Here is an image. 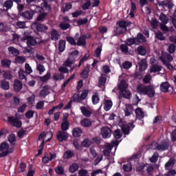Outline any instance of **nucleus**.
I'll return each instance as SVG.
<instances>
[{
    "label": "nucleus",
    "instance_id": "nucleus-57",
    "mask_svg": "<svg viewBox=\"0 0 176 176\" xmlns=\"http://www.w3.org/2000/svg\"><path fill=\"white\" fill-rule=\"evenodd\" d=\"M25 72L28 74V75H30V74H32V68L31 66H30V64L25 63Z\"/></svg>",
    "mask_w": 176,
    "mask_h": 176
},
{
    "label": "nucleus",
    "instance_id": "nucleus-12",
    "mask_svg": "<svg viewBox=\"0 0 176 176\" xmlns=\"http://www.w3.org/2000/svg\"><path fill=\"white\" fill-rule=\"evenodd\" d=\"M101 134L103 138H109L111 137V134H112V131L108 126H104L101 129Z\"/></svg>",
    "mask_w": 176,
    "mask_h": 176
},
{
    "label": "nucleus",
    "instance_id": "nucleus-37",
    "mask_svg": "<svg viewBox=\"0 0 176 176\" xmlns=\"http://www.w3.org/2000/svg\"><path fill=\"white\" fill-rule=\"evenodd\" d=\"M133 112V105L126 104V108L124 109L125 116H130Z\"/></svg>",
    "mask_w": 176,
    "mask_h": 176
},
{
    "label": "nucleus",
    "instance_id": "nucleus-62",
    "mask_svg": "<svg viewBox=\"0 0 176 176\" xmlns=\"http://www.w3.org/2000/svg\"><path fill=\"white\" fill-rule=\"evenodd\" d=\"M55 171L56 174H58L59 175H63V174H64V168L63 166H57L55 168Z\"/></svg>",
    "mask_w": 176,
    "mask_h": 176
},
{
    "label": "nucleus",
    "instance_id": "nucleus-20",
    "mask_svg": "<svg viewBox=\"0 0 176 176\" xmlns=\"http://www.w3.org/2000/svg\"><path fill=\"white\" fill-rule=\"evenodd\" d=\"M87 38V36H86V35L80 36L77 40V42H76L77 46H85Z\"/></svg>",
    "mask_w": 176,
    "mask_h": 176
},
{
    "label": "nucleus",
    "instance_id": "nucleus-46",
    "mask_svg": "<svg viewBox=\"0 0 176 176\" xmlns=\"http://www.w3.org/2000/svg\"><path fill=\"white\" fill-rule=\"evenodd\" d=\"M58 50L60 53L64 52V50H65V41L60 40L59 41Z\"/></svg>",
    "mask_w": 176,
    "mask_h": 176
},
{
    "label": "nucleus",
    "instance_id": "nucleus-49",
    "mask_svg": "<svg viewBox=\"0 0 176 176\" xmlns=\"http://www.w3.org/2000/svg\"><path fill=\"white\" fill-rule=\"evenodd\" d=\"M15 61L16 64H23L25 63V57L21 56H18L15 58Z\"/></svg>",
    "mask_w": 176,
    "mask_h": 176
},
{
    "label": "nucleus",
    "instance_id": "nucleus-35",
    "mask_svg": "<svg viewBox=\"0 0 176 176\" xmlns=\"http://www.w3.org/2000/svg\"><path fill=\"white\" fill-rule=\"evenodd\" d=\"M135 113L137 119H139L140 120H141V119H144V116H145L144 111H142L140 108L136 109Z\"/></svg>",
    "mask_w": 176,
    "mask_h": 176
},
{
    "label": "nucleus",
    "instance_id": "nucleus-64",
    "mask_svg": "<svg viewBox=\"0 0 176 176\" xmlns=\"http://www.w3.org/2000/svg\"><path fill=\"white\" fill-rule=\"evenodd\" d=\"M87 174H89V173L87 172V170H86L85 169H81L78 171L79 176H90Z\"/></svg>",
    "mask_w": 176,
    "mask_h": 176
},
{
    "label": "nucleus",
    "instance_id": "nucleus-13",
    "mask_svg": "<svg viewBox=\"0 0 176 176\" xmlns=\"http://www.w3.org/2000/svg\"><path fill=\"white\" fill-rule=\"evenodd\" d=\"M33 25L35 26L36 30L38 32H45V31H47V26H46L45 25H42L41 23H38V22H34L33 23Z\"/></svg>",
    "mask_w": 176,
    "mask_h": 176
},
{
    "label": "nucleus",
    "instance_id": "nucleus-42",
    "mask_svg": "<svg viewBox=\"0 0 176 176\" xmlns=\"http://www.w3.org/2000/svg\"><path fill=\"white\" fill-rule=\"evenodd\" d=\"M135 39H137L136 42H138V45H140L141 42H145V41H146L144 35L140 33L138 34L137 37L135 38Z\"/></svg>",
    "mask_w": 176,
    "mask_h": 176
},
{
    "label": "nucleus",
    "instance_id": "nucleus-16",
    "mask_svg": "<svg viewBox=\"0 0 176 176\" xmlns=\"http://www.w3.org/2000/svg\"><path fill=\"white\" fill-rule=\"evenodd\" d=\"M13 87L14 91H20L21 89H23V82L19 80L16 79L14 81Z\"/></svg>",
    "mask_w": 176,
    "mask_h": 176
},
{
    "label": "nucleus",
    "instance_id": "nucleus-38",
    "mask_svg": "<svg viewBox=\"0 0 176 176\" xmlns=\"http://www.w3.org/2000/svg\"><path fill=\"white\" fill-rule=\"evenodd\" d=\"M127 31V28H122L120 26H118L114 30L115 35H121V34H124Z\"/></svg>",
    "mask_w": 176,
    "mask_h": 176
},
{
    "label": "nucleus",
    "instance_id": "nucleus-33",
    "mask_svg": "<svg viewBox=\"0 0 176 176\" xmlns=\"http://www.w3.org/2000/svg\"><path fill=\"white\" fill-rule=\"evenodd\" d=\"M72 135L73 137H80V135H82V129H80V128H74L72 129Z\"/></svg>",
    "mask_w": 176,
    "mask_h": 176
},
{
    "label": "nucleus",
    "instance_id": "nucleus-58",
    "mask_svg": "<svg viewBox=\"0 0 176 176\" xmlns=\"http://www.w3.org/2000/svg\"><path fill=\"white\" fill-rule=\"evenodd\" d=\"M70 9H72V4L65 3L62 8V12L65 13V12H68Z\"/></svg>",
    "mask_w": 176,
    "mask_h": 176
},
{
    "label": "nucleus",
    "instance_id": "nucleus-53",
    "mask_svg": "<svg viewBox=\"0 0 176 176\" xmlns=\"http://www.w3.org/2000/svg\"><path fill=\"white\" fill-rule=\"evenodd\" d=\"M46 16H47V13H45V12L40 13L36 18V21H43V20L46 19Z\"/></svg>",
    "mask_w": 176,
    "mask_h": 176
},
{
    "label": "nucleus",
    "instance_id": "nucleus-11",
    "mask_svg": "<svg viewBox=\"0 0 176 176\" xmlns=\"http://www.w3.org/2000/svg\"><path fill=\"white\" fill-rule=\"evenodd\" d=\"M3 9L2 8L0 9L1 12H8V10L13 8V1L12 0L6 1L3 5Z\"/></svg>",
    "mask_w": 176,
    "mask_h": 176
},
{
    "label": "nucleus",
    "instance_id": "nucleus-48",
    "mask_svg": "<svg viewBox=\"0 0 176 176\" xmlns=\"http://www.w3.org/2000/svg\"><path fill=\"white\" fill-rule=\"evenodd\" d=\"M160 60L163 63L164 65H166L168 69L170 71L173 69L174 67H173V65L167 62V60H166V59H164L163 57H161Z\"/></svg>",
    "mask_w": 176,
    "mask_h": 176
},
{
    "label": "nucleus",
    "instance_id": "nucleus-40",
    "mask_svg": "<svg viewBox=\"0 0 176 176\" xmlns=\"http://www.w3.org/2000/svg\"><path fill=\"white\" fill-rule=\"evenodd\" d=\"M41 8H44L46 10H50V6L47 4V2H53V0H42Z\"/></svg>",
    "mask_w": 176,
    "mask_h": 176
},
{
    "label": "nucleus",
    "instance_id": "nucleus-19",
    "mask_svg": "<svg viewBox=\"0 0 176 176\" xmlns=\"http://www.w3.org/2000/svg\"><path fill=\"white\" fill-rule=\"evenodd\" d=\"M52 138H53V133H52V131L44 133V138L41 144H43V145H45V142H49V141H50Z\"/></svg>",
    "mask_w": 176,
    "mask_h": 176
},
{
    "label": "nucleus",
    "instance_id": "nucleus-15",
    "mask_svg": "<svg viewBox=\"0 0 176 176\" xmlns=\"http://www.w3.org/2000/svg\"><path fill=\"white\" fill-rule=\"evenodd\" d=\"M170 88L171 87L170 86L168 82H162L160 87L161 91H162L163 93H167L170 91Z\"/></svg>",
    "mask_w": 176,
    "mask_h": 176
},
{
    "label": "nucleus",
    "instance_id": "nucleus-1",
    "mask_svg": "<svg viewBox=\"0 0 176 176\" xmlns=\"http://www.w3.org/2000/svg\"><path fill=\"white\" fill-rule=\"evenodd\" d=\"M136 91L139 94L146 95L148 97L155 96V89L152 86H145L144 85H138L136 87Z\"/></svg>",
    "mask_w": 176,
    "mask_h": 176
},
{
    "label": "nucleus",
    "instance_id": "nucleus-60",
    "mask_svg": "<svg viewBox=\"0 0 176 176\" xmlns=\"http://www.w3.org/2000/svg\"><path fill=\"white\" fill-rule=\"evenodd\" d=\"M155 37L157 39H159L160 41H164L166 39V37L163 35V33L161 32H157L155 33Z\"/></svg>",
    "mask_w": 176,
    "mask_h": 176
},
{
    "label": "nucleus",
    "instance_id": "nucleus-63",
    "mask_svg": "<svg viewBox=\"0 0 176 176\" xmlns=\"http://www.w3.org/2000/svg\"><path fill=\"white\" fill-rule=\"evenodd\" d=\"M82 146L89 147L91 145V140L86 139L81 143Z\"/></svg>",
    "mask_w": 176,
    "mask_h": 176
},
{
    "label": "nucleus",
    "instance_id": "nucleus-6",
    "mask_svg": "<svg viewBox=\"0 0 176 176\" xmlns=\"http://www.w3.org/2000/svg\"><path fill=\"white\" fill-rule=\"evenodd\" d=\"M88 95L89 91L87 90H84L80 96H79L78 94H75L74 95V101H76V102H82L83 100H86Z\"/></svg>",
    "mask_w": 176,
    "mask_h": 176
},
{
    "label": "nucleus",
    "instance_id": "nucleus-22",
    "mask_svg": "<svg viewBox=\"0 0 176 176\" xmlns=\"http://www.w3.org/2000/svg\"><path fill=\"white\" fill-rule=\"evenodd\" d=\"M80 124L82 127H90L91 126V120L88 118H83L80 120Z\"/></svg>",
    "mask_w": 176,
    "mask_h": 176
},
{
    "label": "nucleus",
    "instance_id": "nucleus-50",
    "mask_svg": "<svg viewBox=\"0 0 176 176\" xmlns=\"http://www.w3.org/2000/svg\"><path fill=\"white\" fill-rule=\"evenodd\" d=\"M131 24V22H126V21H122L118 23V26L120 28H127L128 25H130Z\"/></svg>",
    "mask_w": 176,
    "mask_h": 176
},
{
    "label": "nucleus",
    "instance_id": "nucleus-52",
    "mask_svg": "<svg viewBox=\"0 0 176 176\" xmlns=\"http://www.w3.org/2000/svg\"><path fill=\"white\" fill-rule=\"evenodd\" d=\"M138 53L140 54V56H145L146 54V50L142 46H139L138 47Z\"/></svg>",
    "mask_w": 176,
    "mask_h": 176
},
{
    "label": "nucleus",
    "instance_id": "nucleus-54",
    "mask_svg": "<svg viewBox=\"0 0 176 176\" xmlns=\"http://www.w3.org/2000/svg\"><path fill=\"white\" fill-rule=\"evenodd\" d=\"M126 45H128V46H132V45H138L137 38H128L126 40Z\"/></svg>",
    "mask_w": 176,
    "mask_h": 176
},
{
    "label": "nucleus",
    "instance_id": "nucleus-39",
    "mask_svg": "<svg viewBox=\"0 0 176 176\" xmlns=\"http://www.w3.org/2000/svg\"><path fill=\"white\" fill-rule=\"evenodd\" d=\"M128 86H129V85L127 84V82H126L124 81V80H122L120 81V83L118 84V89H119V90L122 91L123 90H126V89H127Z\"/></svg>",
    "mask_w": 176,
    "mask_h": 176
},
{
    "label": "nucleus",
    "instance_id": "nucleus-47",
    "mask_svg": "<svg viewBox=\"0 0 176 176\" xmlns=\"http://www.w3.org/2000/svg\"><path fill=\"white\" fill-rule=\"evenodd\" d=\"M51 77H52V74L50 72H47L46 75L40 77V80L44 82H47V80H49V79H50Z\"/></svg>",
    "mask_w": 176,
    "mask_h": 176
},
{
    "label": "nucleus",
    "instance_id": "nucleus-10",
    "mask_svg": "<svg viewBox=\"0 0 176 176\" xmlns=\"http://www.w3.org/2000/svg\"><path fill=\"white\" fill-rule=\"evenodd\" d=\"M8 122H9V123H10L12 126H14V127H21V121L14 117H8Z\"/></svg>",
    "mask_w": 176,
    "mask_h": 176
},
{
    "label": "nucleus",
    "instance_id": "nucleus-29",
    "mask_svg": "<svg viewBox=\"0 0 176 176\" xmlns=\"http://www.w3.org/2000/svg\"><path fill=\"white\" fill-rule=\"evenodd\" d=\"M79 170V165L76 163L72 164L69 167V173L74 174V173H76Z\"/></svg>",
    "mask_w": 176,
    "mask_h": 176
},
{
    "label": "nucleus",
    "instance_id": "nucleus-34",
    "mask_svg": "<svg viewBox=\"0 0 176 176\" xmlns=\"http://www.w3.org/2000/svg\"><path fill=\"white\" fill-rule=\"evenodd\" d=\"M8 52L9 54H12V56H19L20 54V51L12 46L8 47Z\"/></svg>",
    "mask_w": 176,
    "mask_h": 176
},
{
    "label": "nucleus",
    "instance_id": "nucleus-45",
    "mask_svg": "<svg viewBox=\"0 0 176 176\" xmlns=\"http://www.w3.org/2000/svg\"><path fill=\"white\" fill-rule=\"evenodd\" d=\"M16 27L17 28L24 29L27 28V25L25 24V21H19L16 23Z\"/></svg>",
    "mask_w": 176,
    "mask_h": 176
},
{
    "label": "nucleus",
    "instance_id": "nucleus-55",
    "mask_svg": "<svg viewBox=\"0 0 176 176\" xmlns=\"http://www.w3.org/2000/svg\"><path fill=\"white\" fill-rule=\"evenodd\" d=\"M61 129L63 131H67L68 129H69V122H62L61 123Z\"/></svg>",
    "mask_w": 176,
    "mask_h": 176
},
{
    "label": "nucleus",
    "instance_id": "nucleus-36",
    "mask_svg": "<svg viewBox=\"0 0 176 176\" xmlns=\"http://www.w3.org/2000/svg\"><path fill=\"white\" fill-rule=\"evenodd\" d=\"M105 83H107V78L104 76H100L98 78V86L99 87H102V86L105 85Z\"/></svg>",
    "mask_w": 176,
    "mask_h": 176
},
{
    "label": "nucleus",
    "instance_id": "nucleus-61",
    "mask_svg": "<svg viewBox=\"0 0 176 176\" xmlns=\"http://www.w3.org/2000/svg\"><path fill=\"white\" fill-rule=\"evenodd\" d=\"M72 64H74L73 60L69 59L68 57L67 59L63 63V67H72Z\"/></svg>",
    "mask_w": 176,
    "mask_h": 176
},
{
    "label": "nucleus",
    "instance_id": "nucleus-8",
    "mask_svg": "<svg viewBox=\"0 0 176 176\" xmlns=\"http://www.w3.org/2000/svg\"><path fill=\"white\" fill-rule=\"evenodd\" d=\"M66 131H58L56 133V140L59 142H63V141H67L68 139V133L65 132Z\"/></svg>",
    "mask_w": 176,
    "mask_h": 176
},
{
    "label": "nucleus",
    "instance_id": "nucleus-27",
    "mask_svg": "<svg viewBox=\"0 0 176 176\" xmlns=\"http://www.w3.org/2000/svg\"><path fill=\"white\" fill-rule=\"evenodd\" d=\"M140 71L141 72H144L146 68H148V64H146V60L145 59H142L139 61Z\"/></svg>",
    "mask_w": 176,
    "mask_h": 176
},
{
    "label": "nucleus",
    "instance_id": "nucleus-28",
    "mask_svg": "<svg viewBox=\"0 0 176 176\" xmlns=\"http://www.w3.org/2000/svg\"><path fill=\"white\" fill-rule=\"evenodd\" d=\"M29 9H30L29 11L31 13H33V14H35V13H36L38 12H41V10L42 8L36 5H30L29 7Z\"/></svg>",
    "mask_w": 176,
    "mask_h": 176
},
{
    "label": "nucleus",
    "instance_id": "nucleus-32",
    "mask_svg": "<svg viewBox=\"0 0 176 176\" xmlns=\"http://www.w3.org/2000/svg\"><path fill=\"white\" fill-rule=\"evenodd\" d=\"M154 168H153V166L146 164L142 167V168L141 169V171H144V170H146L148 174H152V173H153Z\"/></svg>",
    "mask_w": 176,
    "mask_h": 176
},
{
    "label": "nucleus",
    "instance_id": "nucleus-3",
    "mask_svg": "<svg viewBox=\"0 0 176 176\" xmlns=\"http://www.w3.org/2000/svg\"><path fill=\"white\" fill-rule=\"evenodd\" d=\"M120 126L122 129V132L125 135H127L130 133V131L133 130L134 125L133 123L127 124L126 122H120Z\"/></svg>",
    "mask_w": 176,
    "mask_h": 176
},
{
    "label": "nucleus",
    "instance_id": "nucleus-30",
    "mask_svg": "<svg viewBox=\"0 0 176 176\" xmlns=\"http://www.w3.org/2000/svg\"><path fill=\"white\" fill-rule=\"evenodd\" d=\"M163 67L157 64L151 65L150 68V72H160Z\"/></svg>",
    "mask_w": 176,
    "mask_h": 176
},
{
    "label": "nucleus",
    "instance_id": "nucleus-51",
    "mask_svg": "<svg viewBox=\"0 0 176 176\" xmlns=\"http://www.w3.org/2000/svg\"><path fill=\"white\" fill-rule=\"evenodd\" d=\"M1 64L3 67H6V68H9V67H10V64H12V62L10 60H8V59H3L1 61Z\"/></svg>",
    "mask_w": 176,
    "mask_h": 176
},
{
    "label": "nucleus",
    "instance_id": "nucleus-9",
    "mask_svg": "<svg viewBox=\"0 0 176 176\" xmlns=\"http://www.w3.org/2000/svg\"><path fill=\"white\" fill-rule=\"evenodd\" d=\"M19 16L22 17L23 20H32V19H34V12H31L30 10H28L20 12Z\"/></svg>",
    "mask_w": 176,
    "mask_h": 176
},
{
    "label": "nucleus",
    "instance_id": "nucleus-18",
    "mask_svg": "<svg viewBox=\"0 0 176 176\" xmlns=\"http://www.w3.org/2000/svg\"><path fill=\"white\" fill-rule=\"evenodd\" d=\"M19 78L20 80H24V82H27V73L23 68H20L18 72Z\"/></svg>",
    "mask_w": 176,
    "mask_h": 176
},
{
    "label": "nucleus",
    "instance_id": "nucleus-43",
    "mask_svg": "<svg viewBox=\"0 0 176 176\" xmlns=\"http://www.w3.org/2000/svg\"><path fill=\"white\" fill-rule=\"evenodd\" d=\"M100 102V96H98V93H95L92 96V103L96 105Z\"/></svg>",
    "mask_w": 176,
    "mask_h": 176
},
{
    "label": "nucleus",
    "instance_id": "nucleus-31",
    "mask_svg": "<svg viewBox=\"0 0 176 176\" xmlns=\"http://www.w3.org/2000/svg\"><path fill=\"white\" fill-rule=\"evenodd\" d=\"M74 155L75 153L74 151L68 150L64 153L63 159H71V157H74Z\"/></svg>",
    "mask_w": 176,
    "mask_h": 176
},
{
    "label": "nucleus",
    "instance_id": "nucleus-25",
    "mask_svg": "<svg viewBox=\"0 0 176 176\" xmlns=\"http://www.w3.org/2000/svg\"><path fill=\"white\" fill-rule=\"evenodd\" d=\"M0 87L3 90H9L10 89V85L8 81L2 80L0 81Z\"/></svg>",
    "mask_w": 176,
    "mask_h": 176
},
{
    "label": "nucleus",
    "instance_id": "nucleus-41",
    "mask_svg": "<svg viewBox=\"0 0 176 176\" xmlns=\"http://www.w3.org/2000/svg\"><path fill=\"white\" fill-rule=\"evenodd\" d=\"M3 76L4 79H7L8 80H10L13 78V75H12V73L9 71H5L3 72Z\"/></svg>",
    "mask_w": 176,
    "mask_h": 176
},
{
    "label": "nucleus",
    "instance_id": "nucleus-2",
    "mask_svg": "<svg viewBox=\"0 0 176 176\" xmlns=\"http://www.w3.org/2000/svg\"><path fill=\"white\" fill-rule=\"evenodd\" d=\"M13 148H9V144L7 142L1 143L0 146V157H5L9 153H13Z\"/></svg>",
    "mask_w": 176,
    "mask_h": 176
},
{
    "label": "nucleus",
    "instance_id": "nucleus-26",
    "mask_svg": "<svg viewBox=\"0 0 176 176\" xmlns=\"http://www.w3.org/2000/svg\"><path fill=\"white\" fill-rule=\"evenodd\" d=\"M51 39H52V41H58V39H60V34H58V32H57V30L53 29L51 31Z\"/></svg>",
    "mask_w": 176,
    "mask_h": 176
},
{
    "label": "nucleus",
    "instance_id": "nucleus-7",
    "mask_svg": "<svg viewBox=\"0 0 176 176\" xmlns=\"http://www.w3.org/2000/svg\"><path fill=\"white\" fill-rule=\"evenodd\" d=\"M22 39L23 41H27V45L28 47H31V46H35V45L37 43L36 40L34 38V37L31 36H27L25 33H24Z\"/></svg>",
    "mask_w": 176,
    "mask_h": 176
},
{
    "label": "nucleus",
    "instance_id": "nucleus-21",
    "mask_svg": "<svg viewBox=\"0 0 176 176\" xmlns=\"http://www.w3.org/2000/svg\"><path fill=\"white\" fill-rule=\"evenodd\" d=\"M103 105L104 111H109V109L112 108L113 103H112V100L105 98L104 100Z\"/></svg>",
    "mask_w": 176,
    "mask_h": 176
},
{
    "label": "nucleus",
    "instance_id": "nucleus-44",
    "mask_svg": "<svg viewBox=\"0 0 176 176\" xmlns=\"http://www.w3.org/2000/svg\"><path fill=\"white\" fill-rule=\"evenodd\" d=\"M89 67H85L82 70V72L80 73V77L82 78L83 79H86L89 76Z\"/></svg>",
    "mask_w": 176,
    "mask_h": 176
},
{
    "label": "nucleus",
    "instance_id": "nucleus-56",
    "mask_svg": "<svg viewBox=\"0 0 176 176\" xmlns=\"http://www.w3.org/2000/svg\"><path fill=\"white\" fill-rule=\"evenodd\" d=\"M121 92H122V95L124 98H130V97H131V92H130V91L124 89L121 91Z\"/></svg>",
    "mask_w": 176,
    "mask_h": 176
},
{
    "label": "nucleus",
    "instance_id": "nucleus-23",
    "mask_svg": "<svg viewBox=\"0 0 176 176\" xmlns=\"http://www.w3.org/2000/svg\"><path fill=\"white\" fill-rule=\"evenodd\" d=\"M80 111H81L83 116H85V118H90L91 116V111L87 109L85 107H80Z\"/></svg>",
    "mask_w": 176,
    "mask_h": 176
},
{
    "label": "nucleus",
    "instance_id": "nucleus-17",
    "mask_svg": "<svg viewBox=\"0 0 176 176\" xmlns=\"http://www.w3.org/2000/svg\"><path fill=\"white\" fill-rule=\"evenodd\" d=\"M49 90H50V87L47 85L43 87L39 94L40 97H46V96H49V94H50V91H49Z\"/></svg>",
    "mask_w": 176,
    "mask_h": 176
},
{
    "label": "nucleus",
    "instance_id": "nucleus-4",
    "mask_svg": "<svg viewBox=\"0 0 176 176\" xmlns=\"http://www.w3.org/2000/svg\"><path fill=\"white\" fill-rule=\"evenodd\" d=\"M159 19L161 21L160 28L162 31H168V28L166 24L168 23V17L166 14L161 13L159 16Z\"/></svg>",
    "mask_w": 176,
    "mask_h": 176
},
{
    "label": "nucleus",
    "instance_id": "nucleus-14",
    "mask_svg": "<svg viewBox=\"0 0 176 176\" xmlns=\"http://www.w3.org/2000/svg\"><path fill=\"white\" fill-rule=\"evenodd\" d=\"M175 166V159L170 158L166 164H165V170H173Z\"/></svg>",
    "mask_w": 176,
    "mask_h": 176
},
{
    "label": "nucleus",
    "instance_id": "nucleus-24",
    "mask_svg": "<svg viewBox=\"0 0 176 176\" xmlns=\"http://www.w3.org/2000/svg\"><path fill=\"white\" fill-rule=\"evenodd\" d=\"M78 56H79V51H78V50H75L69 54V58L72 61L75 63L76 61Z\"/></svg>",
    "mask_w": 176,
    "mask_h": 176
},
{
    "label": "nucleus",
    "instance_id": "nucleus-5",
    "mask_svg": "<svg viewBox=\"0 0 176 176\" xmlns=\"http://www.w3.org/2000/svg\"><path fill=\"white\" fill-rule=\"evenodd\" d=\"M158 5L160 8H161L162 10H164L165 12L171 10L173 9V6H174V4L168 0L160 1Z\"/></svg>",
    "mask_w": 176,
    "mask_h": 176
},
{
    "label": "nucleus",
    "instance_id": "nucleus-59",
    "mask_svg": "<svg viewBox=\"0 0 176 176\" xmlns=\"http://www.w3.org/2000/svg\"><path fill=\"white\" fill-rule=\"evenodd\" d=\"M175 50H176L175 44H170L168 48V52H169L170 54H173V53H175Z\"/></svg>",
    "mask_w": 176,
    "mask_h": 176
}]
</instances>
